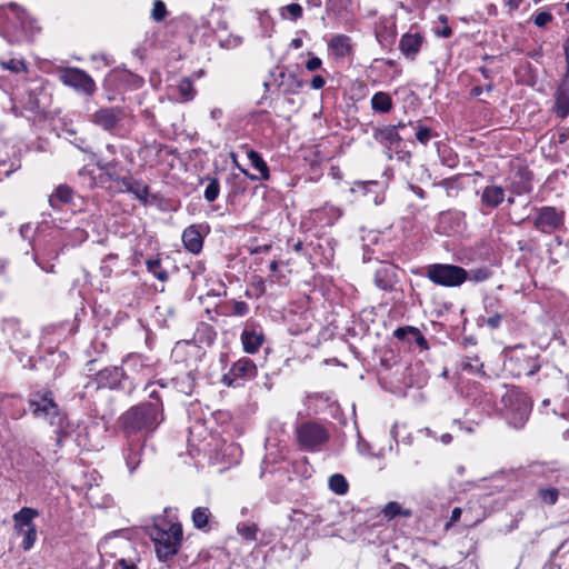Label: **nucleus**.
<instances>
[{"mask_svg": "<svg viewBox=\"0 0 569 569\" xmlns=\"http://www.w3.org/2000/svg\"><path fill=\"white\" fill-rule=\"evenodd\" d=\"M295 438L300 450L318 452L329 441L330 435L323 425L307 420L296 426Z\"/></svg>", "mask_w": 569, "mask_h": 569, "instance_id": "nucleus-5", "label": "nucleus"}, {"mask_svg": "<svg viewBox=\"0 0 569 569\" xmlns=\"http://www.w3.org/2000/svg\"><path fill=\"white\" fill-rule=\"evenodd\" d=\"M257 371L256 363L251 359L242 357L232 363L228 372L222 376L221 382L227 387H241L247 381L253 379L257 376Z\"/></svg>", "mask_w": 569, "mask_h": 569, "instance_id": "nucleus-10", "label": "nucleus"}, {"mask_svg": "<svg viewBox=\"0 0 569 569\" xmlns=\"http://www.w3.org/2000/svg\"><path fill=\"white\" fill-rule=\"evenodd\" d=\"M243 350L256 353L264 341L262 328L253 321H248L240 336Z\"/></svg>", "mask_w": 569, "mask_h": 569, "instance_id": "nucleus-14", "label": "nucleus"}, {"mask_svg": "<svg viewBox=\"0 0 569 569\" xmlns=\"http://www.w3.org/2000/svg\"><path fill=\"white\" fill-rule=\"evenodd\" d=\"M147 270L158 280L164 282L168 280V272L162 268L160 259H148L146 261Z\"/></svg>", "mask_w": 569, "mask_h": 569, "instance_id": "nucleus-36", "label": "nucleus"}, {"mask_svg": "<svg viewBox=\"0 0 569 569\" xmlns=\"http://www.w3.org/2000/svg\"><path fill=\"white\" fill-rule=\"evenodd\" d=\"M203 181H207V186L203 192V198L208 202H213L218 199L220 193V182L217 178L206 177Z\"/></svg>", "mask_w": 569, "mask_h": 569, "instance_id": "nucleus-34", "label": "nucleus"}, {"mask_svg": "<svg viewBox=\"0 0 569 569\" xmlns=\"http://www.w3.org/2000/svg\"><path fill=\"white\" fill-rule=\"evenodd\" d=\"M503 317H505L503 311L496 310L492 315L485 318L483 321L489 328L497 329L500 327L501 320L503 319Z\"/></svg>", "mask_w": 569, "mask_h": 569, "instance_id": "nucleus-49", "label": "nucleus"}, {"mask_svg": "<svg viewBox=\"0 0 569 569\" xmlns=\"http://www.w3.org/2000/svg\"><path fill=\"white\" fill-rule=\"evenodd\" d=\"M19 535L23 536V540L21 543V547L24 551L30 550L36 541H37V527H30L27 529H23V531H17Z\"/></svg>", "mask_w": 569, "mask_h": 569, "instance_id": "nucleus-39", "label": "nucleus"}, {"mask_svg": "<svg viewBox=\"0 0 569 569\" xmlns=\"http://www.w3.org/2000/svg\"><path fill=\"white\" fill-rule=\"evenodd\" d=\"M465 213L458 210H446L439 213L435 230L439 234L453 236L463 230Z\"/></svg>", "mask_w": 569, "mask_h": 569, "instance_id": "nucleus-12", "label": "nucleus"}, {"mask_svg": "<svg viewBox=\"0 0 569 569\" xmlns=\"http://www.w3.org/2000/svg\"><path fill=\"white\" fill-rule=\"evenodd\" d=\"M200 227L201 226L191 224L182 232L183 246L193 254H198L203 247V236L199 230Z\"/></svg>", "mask_w": 569, "mask_h": 569, "instance_id": "nucleus-23", "label": "nucleus"}, {"mask_svg": "<svg viewBox=\"0 0 569 569\" xmlns=\"http://www.w3.org/2000/svg\"><path fill=\"white\" fill-rule=\"evenodd\" d=\"M59 80L64 86L84 96H92L97 91V86L92 77L79 68H64L59 72Z\"/></svg>", "mask_w": 569, "mask_h": 569, "instance_id": "nucleus-9", "label": "nucleus"}, {"mask_svg": "<svg viewBox=\"0 0 569 569\" xmlns=\"http://www.w3.org/2000/svg\"><path fill=\"white\" fill-rule=\"evenodd\" d=\"M121 184L126 190L132 193L141 203L148 204L149 187L141 181L133 180L131 177H123Z\"/></svg>", "mask_w": 569, "mask_h": 569, "instance_id": "nucleus-26", "label": "nucleus"}, {"mask_svg": "<svg viewBox=\"0 0 569 569\" xmlns=\"http://www.w3.org/2000/svg\"><path fill=\"white\" fill-rule=\"evenodd\" d=\"M290 47L293 48V49H299L302 47V39L300 38H295L291 40L290 42Z\"/></svg>", "mask_w": 569, "mask_h": 569, "instance_id": "nucleus-64", "label": "nucleus"}, {"mask_svg": "<svg viewBox=\"0 0 569 569\" xmlns=\"http://www.w3.org/2000/svg\"><path fill=\"white\" fill-rule=\"evenodd\" d=\"M240 43H241V38L237 37L233 39V43H231L230 40H227L226 42H221V46L226 47V48H231V47L239 46Z\"/></svg>", "mask_w": 569, "mask_h": 569, "instance_id": "nucleus-62", "label": "nucleus"}, {"mask_svg": "<svg viewBox=\"0 0 569 569\" xmlns=\"http://www.w3.org/2000/svg\"><path fill=\"white\" fill-rule=\"evenodd\" d=\"M99 168L103 171L104 174L109 177L110 180L121 183V179L123 177L120 176L117 162H106L102 164L99 163Z\"/></svg>", "mask_w": 569, "mask_h": 569, "instance_id": "nucleus-42", "label": "nucleus"}, {"mask_svg": "<svg viewBox=\"0 0 569 569\" xmlns=\"http://www.w3.org/2000/svg\"><path fill=\"white\" fill-rule=\"evenodd\" d=\"M425 43V36L420 32L411 30L401 36L399 41V50L406 59L413 61L419 54Z\"/></svg>", "mask_w": 569, "mask_h": 569, "instance_id": "nucleus-16", "label": "nucleus"}, {"mask_svg": "<svg viewBox=\"0 0 569 569\" xmlns=\"http://www.w3.org/2000/svg\"><path fill=\"white\" fill-rule=\"evenodd\" d=\"M436 34L441 38H449L452 34V29L448 24H445L442 29L436 31Z\"/></svg>", "mask_w": 569, "mask_h": 569, "instance_id": "nucleus-60", "label": "nucleus"}, {"mask_svg": "<svg viewBox=\"0 0 569 569\" xmlns=\"http://www.w3.org/2000/svg\"><path fill=\"white\" fill-rule=\"evenodd\" d=\"M539 499L546 505H555L559 497V490L557 488H540L538 490Z\"/></svg>", "mask_w": 569, "mask_h": 569, "instance_id": "nucleus-40", "label": "nucleus"}, {"mask_svg": "<svg viewBox=\"0 0 569 569\" xmlns=\"http://www.w3.org/2000/svg\"><path fill=\"white\" fill-rule=\"evenodd\" d=\"M178 92L183 101H191L196 96V89L193 82L189 78H183L179 81Z\"/></svg>", "mask_w": 569, "mask_h": 569, "instance_id": "nucleus-35", "label": "nucleus"}, {"mask_svg": "<svg viewBox=\"0 0 569 569\" xmlns=\"http://www.w3.org/2000/svg\"><path fill=\"white\" fill-rule=\"evenodd\" d=\"M161 388L172 387L178 392L190 396L196 387V378L192 371L183 372L170 380L160 379L157 382Z\"/></svg>", "mask_w": 569, "mask_h": 569, "instance_id": "nucleus-17", "label": "nucleus"}, {"mask_svg": "<svg viewBox=\"0 0 569 569\" xmlns=\"http://www.w3.org/2000/svg\"><path fill=\"white\" fill-rule=\"evenodd\" d=\"M321 64H322V61L320 58L318 57H311L307 62H306V69L308 71H316L318 70L319 68H321Z\"/></svg>", "mask_w": 569, "mask_h": 569, "instance_id": "nucleus-55", "label": "nucleus"}, {"mask_svg": "<svg viewBox=\"0 0 569 569\" xmlns=\"http://www.w3.org/2000/svg\"><path fill=\"white\" fill-rule=\"evenodd\" d=\"M248 159L251 166L260 172V179L266 181L270 179L269 167L257 151L250 150L248 152Z\"/></svg>", "mask_w": 569, "mask_h": 569, "instance_id": "nucleus-32", "label": "nucleus"}, {"mask_svg": "<svg viewBox=\"0 0 569 569\" xmlns=\"http://www.w3.org/2000/svg\"><path fill=\"white\" fill-rule=\"evenodd\" d=\"M502 402L508 410L507 416L509 423L515 428H522L531 410V405L527 396L517 389H511L502 396Z\"/></svg>", "mask_w": 569, "mask_h": 569, "instance_id": "nucleus-8", "label": "nucleus"}, {"mask_svg": "<svg viewBox=\"0 0 569 569\" xmlns=\"http://www.w3.org/2000/svg\"><path fill=\"white\" fill-rule=\"evenodd\" d=\"M39 517V511L30 507H23L13 515V528L16 531L36 527L33 519Z\"/></svg>", "mask_w": 569, "mask_h": 569, "instance_id": "nucleus-25", "label": "nucleus"}, {"mask_svg": "<svg viewBox=\"0 0 569 569\" xmlns=\"http://www.w3.org/2000/svg\"><path fill=\"white\" fill-rule=\"evenodd\" d=\"M282 10L287 11L290 19L292 21H297L302 17V7L298 3H290L282 8Z\"/></svg>", "mask_w": 569, "mask_h": 569, "instance_id": "nucleus-50", "label": "nucleus"}, {"mask_svg": "<svg viewBox=\"0 0 569 569\" xmlns=\"http://www.w3.org/2000/svg\"><path fill=\"white\" fill-rule=\"evenodd\" d=\"M123 109L120 107L100 108L90 114V121L106 131H112L123 119Z\"/></svg>", "mask_w": 569, "mask_h": 569, "instance_id": "nucleus-13", "label": "nucleus"}, {"mask_svg": "<svg viewBox=\"0 0 569 569\" xmlns=\"http://www.w3.org/2000/svg\"><path fill=\"white\" fill-rule=\"evenodd\" d=\"M393 336L398 340L406 341L408 343L415 342L421 350H427L429 348L427 339L416 327H399L393 331Z\"/></svg>", "mask_w": 569, "mask_h": 569, "instance_id": "nucleus-22", "label": "nucleus"}, {"mask_svg": "<svg viewBox=\"0 0 569 569\" xmlns=\"http://www.w3.org/2000/svg\"><path fill=\"white\" fill-rule=\"evenodd\" d=\"M249 312V306L244 301H233L231 313L234 316L243 317Z\"/></svg>", "mask_w": 569, "mask_h": 569, "instance_id": "nucleus-51", "label": "nucleus"}, {"mask_svg": "<svg viewBox=\"0 0 569 569\" xmlns=\"http://www.w3.org/2000/svg\"><path fill=\"white\" fill-rule=\"evenodd\" d=\"M530 20L537 27L543 28L553 20V16L549 11H537L531 16Z\"/></svg>", "mask_w": 569, "mask_h": 569, "instance_id": "nucleus-45", "label": "nucleus"}, {"mask_svg": "<svg viewBox=\"0 0 569 569\" xmlns=\"http://www.w3.org/2000/svg\"><path fill=\"white\" fill-rule=\"evenodd\" d=\"M38 88L31 89L29 92L28 101H27V108L30 110H36L40 108V101L37 96Z\"/></svg>", "mask_w": 569, "mask_h": 569, "instance_id": "nucleus-53", "label": "nucleus"}, {"mask_svg": "<svg viewBox=\"0 0 569 569\" xmlns=\"http://www.w3.org/2000/svg\"><path fill=\"white\" fill-rule=\"evenodd\" d=\"M415 129L416 139L423 146H427L432 138L437 137L430 128L422 126L420 122L417 123Z\"/></svg>", "mask_w": 569, "mask_h": 569, "instance_id": "nucleus-41", "label": "nucleus"}, {"mask_svg": "<svg viewBox=\"0 0 569 569\" xmlns=\"http://www.w3.org/2000/svg\"><path fill=\"white\" fill-rule=\"evenodd\" d=\"M373 138L383 144L387 148L388 157L392 158V149L393 147H400L401 137L397 131V127L385 126L382 128H378L373 132Z\"/></svg>", "mask_w": 569, "mask_h": 569, "instance_id": "nucleus-18", "label": "nucleus"}, {"mask_svg": "<svg viewBox=\"0 0 569 569\" xmlns=\"http://www.w3.org/2000/svg\"><path fill=\"white\" fill-rule=\"evenodd\" d=\"M311 88L315 89V90H319V89H322L326 84V80L322 76H315L312 79H311Z\"/></svg>", "mask_w": 569, "mask_h": 569, "instance_id": "nucleus-57", "label": "nucleus"}, {"mask_svg": "<svg viewBox=\"0 0 569 569\" xmlns=\"http://www.w3.org/2000/svg\"><path fill=\"white\" fill-rule=\"evenodd\" d=\"M32 231V227L30 223H24L20 227L19 229V233L20 236L23 238V239H29L30 238V233Z\"/></svg>", "mask_w": 569, "mask_h": 569, "instance_id": "nucleus-59", "label": "nucleus"}, {"mask_svg": "<svg viewBox=\"0 0 569 569\" xmlns=\"http://www.w3.org/2000/svg\"><path fill=\"white\" fill-rule=\"evenodd\" d=\"M73 198V189L66 183H61L49 196L48 202L53 210L60 211L64 206L71 204Z\"/></svg>", "mask_w": 569, "mask_h": 569, "instance_id": "nucleus-20", "label": "nucleus"}, {"mask_svg": "<svg viewBox=\"0 0 569 569\" xmlns=\"http://www.w3.org/2000/svg\"><path fill=\"white\" fill-rule=\"evenodd\" d=\"M506 198V191L501 186L489 184L480 192V203L485 209H496Z\"/></svg>", "mask_w": 569, "mask_h": 569, "instance_id": "nucleus-19", "label": "nucleus"}, {"mask_svg": "<svg viewBox=\"0 0 569 569\" xmlns=\"http://www.w3.org/2000/svg\"><path fill=\"white\" fill-rule=\"evenodd\" d=\"M501 309V303L498 299L488 298L485 300V311L488 316L492 315L496 310Z\"/></svg>", "mask_w": 569, "mask_h": 569, "instance_id": "nucleus-52", "label": "nucleus"}, {"mask_svg": "<svg viewBox=\"0 0 569 569\" xmlns=\"http://www.w3.org/2000/svg\"><path fill=\"white\" fill-rule=\"evenodd\" d=\"M144 360L146 359L141 355L133 353L127 356V358L123 360V363L127 367L136 370L138 368H143L146 366Z\"/></svg>", "mask_w": 569, "mask_h": 569, "instance_id": "nucleus-48", "label": "nucleus"}, {"mask_svg": "<svg viewBox=\"0 0 569 569\" xmlns=\"http://www.w3.org/2000/svg\"><path fill=\"white\" fill-rule=\"evenodd\" d=\"M192 523L194 528L209 531L210 530V521L212 519V513L207 507H197L193 509L191 515Z\"/></svg>", "mask_w": 569, "mask_h": 569, "instance_id": "nucleus-29", "label": "nucleus"}, {"mask_svg": "<svg viewBox=\"0 0 569 569\" xmlns=\"http://www.w3.org/2000/svg\"><path fill=\"white\" fill-rule=\"evenodd\" d=\"M113 569H137V565L130 559L121 558L114 563Z\"/></svg>", "mask_w": 569, "mask_h": 569, "instance_id": "nucleus-54", "label": "nucleus"}, {"mask_svg": "<svg viewBox=\"0 0 569 569\" xmlns=\"http://www.w3.org/2000/svg\"><path fill=\"white\" fill-rule=\"evenodd\" d=\"M237 531L246 540H257L258 527L254 523L240 522L237 526Z\"/></svg>", "mask_w": 569, "mask_h": 569, "instance_id": "nucleus-38", "label": "nucleus"}, {"mask_svg": "<svg viewBox=\"0 0 569 569\" xmlns=\"http://www.w3.org/2000/svg\"><path fill=\"white\" fill-rule=\"evenodd\" d=\"M556 113L561 119L569 116V82H563L557 90Z\"/></svg>", "mask_w": 569, "mask_h": 569, "instance_id": "nucleus-27", "label": "nucleus"}, {"mask_svg": "<svg viewBox=\"0 0 569 569\" xmlns=\"http://www.w3.org/2000/svg\"><path fill=\"white\" fill-rule=\"evenodd\" d=\"M565 223V213L555 207L545 206L538 209L533 224L543 233H552Z\"/></svg>", "mask_w": 569, "mask_h": 569, "instance_id": "nucleus-11", "label": "nucleus"}, {"mask_svg": "<svg viewBox=\"0 0 569 569\" xmlns=\"http://www.w3.org/2000/svg\"><path fill=\"white\" fill-rule=\"evenodd\" d=\"M398 280V269L395 264L388 262L379 263L373 276V282L379 289L392 291Z\"/></svg>", "mask_w": 569, "mask_h": 569, "instance_id": "nucleus-15", "label": "nucleus"}, {"mask_svg": "<svg viewBox=\"0 0 569 569\" xmlns=\"http://www.w3.org/2000/svg\"><path fill=\"white\" fill-rule=\"evenodd\" d=\"M66 243L59 237L52 236L43 239L33 248V261L47 273H56L54 262L63 251Z\"/></svg>", "mask_w": 569, "mask_h": 569, "instance_id": "nucleus-7", "label": "nucleus"}, {"mask_svg": "<svg viewBox=\"0 0 569 569\" xmlns=\"http://www.w3.org/2000/svg\"><path fill=\"white\" fill-rule=\"evenodd\" d=\"M491 271L488 268H477L468 271V280L482 282L490 278Z\"/></svg>", "mask_w": 569, "mask_h": 569, "instance_id": "nucleus-46", "label": "nucleus"}, {"mask_svg": "<svg viewBox=\"0 0 569 569\" xmlns=\"http://www.w3.org/2000/svg\"><path fill=\"white\" fill-rule=\"evenodd\" d=\"M6 17L4 38L12 44L31 42L40 31L37 21L14 2L7 6Z\"/></svg>", "mask_w": 569, "mask_h": 569, "instance_id": "nucleus-4", "label": "nucleus"}, {"mask_svg": "<svg viewBox=\"0 0 569 569\" xmlns=\"http://www.w3.org/2000/svg\"><path fill=\"white\" fill-rule=\"evenodd\" d=\"M328 486L331 491L339 496L346 495L349 490V483L345 476H342L341 473H335L330 476L328 480Z\"/></svg>", "mask_w": 569, "mask_h": 569, "instance_id": "nucleus-33", "label": "nucleus"}, {"mask_svg": "<svg viewBox=\"0 0 569 569\" xmlns=\"http://www.w3.org/2000/svg\"><path fill=\"white\" fill-rule=\"evenodd\" d=\"M149 536L154 542L157 557L159 560L166 561L179 550L182 540V527L178 522H170L160 517L149 529Z\"/></svg>", "mask_w": 569, "mask_h": 569, "instance_id": "nucleus-3", "label": "nucleus"}, {"mask_svg": "<svg viewBox=\"0 0 569 569\" xmlns=\"http://www.w3.org/2000/svg\"><path fill=\"white\" fill-rule=\"evenodd\" d=\"M20 168L19 161L0 160V180L8 178Z\"/></svg>", "mask_w": 569, "mask_h": 569, "instance_id": "nucleus-47", "label": "nucleus"}, {"mask_svg": "<svg viewBox=\"0 0 569 569\" xmlns=\"http://www.w3.org/2000/svg\"><path fill=\"white\" fill-rule=\"evenodd\" d=\"M150 401H143L128 409L120 417L121 426L128 437L147 438L152 435L164 420L163 405L154 383L144 387Z\"/></svg>", "mask_w": 569, "mask_h": 569, "instance_id": "nucleus-1", "label": "nucleus"}, {"mask_svg": "<svg viewBox=\"0 0 569 569\" xmlns=\"http://www.w3.org/2000/svg\"><path fill=\"white\" fill-rule=\"evenodd\" d=\"M382 513L387 519H393L397 516L409 517L411 515L410 510H405L400 506V503L396 501H391L382 509Z\"/></svg>", "mask_w": 569, "mask_h": 569, "instance_id": "nucleus-37", "label": "nucleus"}, {"mask_svg": "<svg viewBox=\"0 0 569 569\" xmlns=\"http://www.w3.org/2000/svg\"><path fill=\"white\" fill-rule=\"evenodd\" d=\"M280 77L287 78L288 88L284 90L286 92L297 93L305 86V82L298 79L293 73L286 76L284 72H280Z\"/></svg>", "mask_w": 569, "mask_h": 569, "instance_id": "nucleus-43", "label": "nucleus"}, {"mask_svg": "<svg viewBox=\"0 0 569 569\" xmlns=\"http://www.w3.org/2000/svg\"><path fill=\"white\" fill-rule=\"evenodd\" d=\"M143 450V442L138 440H131L128 446L123 449V459L130 473H132L141 462V456Z\"/></svg>", "mask_w": 569, "mask_h": 569, "instance_id": "nucleus-24", "label": "nucleus"}, {"mask_svg": "<svg viewBox=\"0 0 569 569\" xmlns=\"http://www.w3.org/2000/svg\"><path fill=\"white\" fill-rule=\"evenodd\" d=\"M521 0H506V6L509 7L510 11L517 10L520 7Z\"/></svg>", "mask_w": 569, "mask_h": 569, "instance_id": "nucleus-61", "label": "nucleus"}, {"mask_svg": "<svg viewBox=\"0 0 569 569\" xmlns=\"http://www.w3.org/2000/svg\"><path fill=\"white\" fill-rule=\"evenodd\" d=\"M167 16H168V10H167L164 2L162 0H156L153 2V8L151 10V18L156 22H161L166 19Z\"/></svg>", "mask_w": 569, "mask_h": 569, "instance_id": "nucleus-44", "label": "nucleus"}, {"mask_svg": "<svg viewBox=\"0 0 569 569\" xmlns=\"http://www.w3.org/2000/svg\"><path fill=\"white\" fill-rule=\"evenodd\" d=\"M392 151L396 152L397 159L399 161L409 162L411 154L408 151L400 150L399 147H393Z\"/></svg>", "mask_w": 569, "mask_h": 569, "instance_id": "nucleus-56", "label": "nucleus"}, {"mask_svg": "<svg viewBox=\"0 0 569 569\" xmlns=\"http://www.w3.org/2000/svg\"><path fill=\"white\" fill-rule=\"evenodd\" d=\"M329 49L333 56L345 58L351 52L350 38L345 34H338L331 38Z\"/></svg>", "mask_w": 569, "mask_h": 569, "instance_id": "nucleus-28", "label": "nucleus"}, {"mask_svg": "<svg viewBox=\"0 0 569 569\" xmlns=\"http://www.w3.org/2000/svg\"><path fill=\"white\" fill-rule=\"evenodd\" d=\"M426 277L441 287H460L468 280V271L456 264L433 263L426 269Z\"/></svg>", "mask_w": 569, "mask_h": 569, "instance_id": "nucleus-6", "label": "nucleus"}, {"mask_svg": "<svg viewBox=\"0 0 569 569\" xmlns=\"http://www.w3.org/2000/svg\"><path fill=\"white\" fill-rule=\"evenodd\" d=\"M28 405L31 413L36 418L47 419L50 426L54 428L58 446L74 431L73 423L69 421L66 412L56 402L54 395L51 390L40 389L31 392Z\"/></svg>", "mask_w": 569, "mask_h": 569, "instance_id": "nucleus-2", "label": "nucleus"}, {"mask_svg": "<svg viewBox=\"0 0 569 569\" xmlns=\"http://www.w3.org/2000/svg\"><path fill=\"white\" fill-rule=\"evenodd\" d=\"M461 513H462L461 508H459V507L453 508L451 511L450 521L446 525V528H449L455 522H457L460 519Z\"/></svg>", "mask_w": 569, "mask_h": 569, "instance_id": "nucleus-58", "label": "nucleus"}, {"mask_svg": "<svg viewBox=\"0 0 569 569\" xmlns=\"http://www.w3.org/2000/svg\"><path fill=\"white\" fill-rule=\"evenodd\" d=\"M0 68L16 76L26 74L28 72V66L23 58L0 57Z\"/></svg>", "mask_w": 569, "mask_h": 569, "instance_id": "nucleus-30", "label": "nucleus"}, {"mask_svg": "<svg viewBox=\"0 0 569 569\" xmlns=\"http://www.w3.org/2000/svg\"><path fill=\"white\" fill-rule=\"evenodd\" d=\"M124 376V371L121 367H109L97 373V381L99 387L116 389L120 387Z\"/></svg>", "mask_w": 569, "mask_h": 569, "instance_id": "nucleus-21", "label": "nucleus"}, {"mask_svg": "<svg viewBox=\"0 0 569 569\" xmlns=\"http://www.w3.org/2000/svg\"><path fill=\"white\" fill-rule=\"evenodd\" d=\"M370 103L376 112L388 113L392 109V99L389 93L383 91L376 92Z\"/></svg>", "mask_w": 569, "mask_h": 569, "instance_id": "nucleus-31", "label": "nucleus"}, {"mask_svg": "<svg viewBox=\"0 0 569 569\" xmlns=\"http://www.w3.org/2000/svg\"><path fill=\"white\" fill-rule=\"evenodd\" d=\"M210 116L213 120H218L222 117V110L219 108H214L211 110Z\"/></svg>", "mask_w": 569, "mask_h": 569, "instance_id": "nucleus-63", "label": "nucleus"}]
</instances>
